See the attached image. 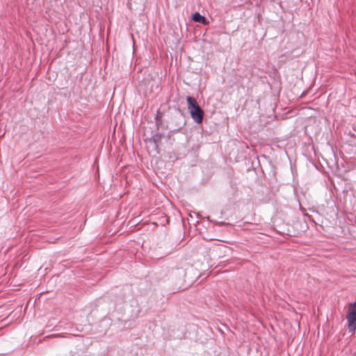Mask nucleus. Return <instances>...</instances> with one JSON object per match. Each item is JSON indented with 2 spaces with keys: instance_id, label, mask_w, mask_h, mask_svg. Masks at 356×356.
Returning a JSON list of instances; mask_svg holds the SVG:
<instances>
[{
  "instance_id": "obj_1",
  "label": "nucleus",
  "mask_w": 356,
  "mask_h": 356,
  "mask_svg": "<svg viewBox=\"0 0 356 356\" xmlns=\"http://www.w3.org/2000/svg\"><path fill=\"white\" fill-rule=\"evenodd\" d=\"M186 101L192 119L197 124L201 123L203 120L204 111L199 106L197 100L191 96H188Z\"/></svg>"
},
{
  "instance_id": "obj_4",
  "label": "nucleus",
  "mask_w": 356,
  "mask_h": 356,
  "mask_svg": "<svg viewBox=\"0 0 356 356\" xmlns=\"http://www.w3.org/2000/svg\"><path fill=\"white\" fill-rule=\"evenodd\" d=\"M219 250L220 252H224L225 253H226L227 252L229 251V249L226 246H221L219 248Z\"/></svg>"
},
{
  "instance_id": "obj_3",
  "label": "nucleus",
  "mask_w": 356,
  "mask_h": 356,
  "mask_svg": "<svg viewBox=\"0 0 356 356\" xmlns=\"http://www.w3.org/2000/svg\"><path fill=\"white\" fill-rule=\"evenodd\" d=\"M193 20L196 22H199L200 24H202L204 25H206V24H209V21L207 20V19L204 17L203 15H200L199 13H195L193 15V17H192Z\"/></svg>"
},
{
  "instance_id": "obj_2",
  "label": "nucleus",
  "mask_w": 356,
  "mask_h": 356,
  "mask_svg": "<svg viewBox=\"0 0 356 356\" xmlns=\"http://www.w3.org/2000/svg\"><path fill=\"white\" fill-rule=\"evenodd\" d=\"M346 318L348 331L354 333L356 330V302L349 304Z\"/></svg>"
}]
</instances>
